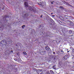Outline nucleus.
<instances>
[{"label": "nucleus", "instance_id": "obj_1", "mask_svg": "<svg viewBox=\"0 0 74 74\" xmlns=\"http://www.w3.org/2000/svg\"><path fill=\"white\" fill-rule=\"evenodd\" d=\"M8 43H7V42L6 41V40H3L1 42V44H2V45H3L4 42H5V44H10V42H11V41L8 40Z\"/></svg>", "mask_w": 74, "mask_h": 74}, {"label": "nucleus", "instance_id": "obj_2", "mask_svg": "<svg viewBox=\"0 0 74 74\" xmlns=\"http://www.w3.org/2000/svg\"><path fill=\"white\" fill-rule=\"evenodd\" d=\"M68 55H66L65 56H64L63 58V59L64 60H67L68 57Z\"/></svg>", "mask_w": 74, "mask_h": 74}, {"label": "nucleus", "instance_id": "obj_3", "mask_svg": "<svg viewBox=\"0 0 74 74\" xmlns=\"http://www.w3.org/2000/svg\"><path fill=\"white\" fill-rule=\"evenodd\" d=\"M4 26L1 25H0V30H1V31H3V30L4 29Z\"/></svg>", "mask_w": 74, "mask_h": 74}, {"label": "nucleus", "instance_id": "obj_4", "mask_svg": "<svg viewBox=\"0 0 74 74\" xmlns=\"http://www.w3.org/2000/svg\"><path fill=\"white\" fill-rule=\"evenodd\" d=\"M9 17V16H5L4 17H3V19H5V21H6V22H7V21H8V20H7L6 19V18H8V17Z\"/></svg>", "mask_w": 74, "mask_h": 74}, {"label": "nucleus", "instance_id": "obj_5", "mask_svg": "<svg viewBox=\"0 0 74 74\" xmlns=\"http://www.w3.org/2000/svg\"><path fill=\"white\" fill-rule=\"evenodd\" d=\"M63 2L64 3V4H67L68 5H69V6H70V7H72V6H71V5L70 4H69V3L66 2L65 1H63Z\"/></svg>", "mask_w": 74, "mask_h": 74}, {"label": "nucleus", "instance_id": "obj_6", "mask_svg": "<svg viewBox=\"0 0 74 74\" xmlns=\"http://www.w3.org/2000/svg\"><path fill=\"white\" fill-rule=\"evenodd\" d=\"M24 5L25 6V7H29V5L27 2H25Z\"/></svg>", "mask_w": 74, "mask_h": 74}, {"label": "nucleus", "instance_id": "obj_7", "mask_svg": "<svg viewBox=\"0 0 74 74\" xmlns=\"http://www.w3.org/2000/svg\"><path fill=\"white\" fill-rule=\"evenodd\" d=\"M66 66H67L66 62L62 63V67H66Z\"/></svg>", "mask_w": 74, "mask_h": 74}, {"label": "nucleus", "instance_id": "obj_8", "mask_svg": "<svg viewBox=\"0 0 74 74\" xmlns=\"http://www.w3.org/2000/svg\"><path fill=\"white\" fill-rule=\"evenodd\" d=\"M24 16V18H26V17L27 16V13H25L24 14V15H23Z\"/></svg>", "mask_w": 74, "mask_h": 74}, {"label": "nucleus", "instance_id": "obj_9", "mask_svg": "<svg viewBox=\"0 0 74 74\" xmlns=\"http://www.w3.org/2000/svg\"><path fill=\"white\" fill-rule=\"evenodd\" d=\"M29 9L31 11H33V8L31 6L29 7Z\"/></svg>", "mask_w": 74, "mask_h": 74}, {"label": "nucleus", "instance_id": "obj_10", "mask_svg": "<svg viewBox=\"0 0 74 74\" xmlns=\"http://www.w3.org/2000/svg\"><path fill=\"white\" fill-rule=\"evenodd\" d=\"M46 53V51H43L41 52V53H42V55H44V54H45Z\"/></svg>", "mask_w": 74, "mask_h": 74}, {"label": "nucleus", "instance_id": "obj_11", "mask_svg": "<svg viewBox=\"0 0 74 74\" xmlns=\"http://www.w3.org/2000/svg\"><path fill=\"white\" fill-rule=\"evenodd\" d=\"M45 48L47 51H49V48L47 46Z\"/></svg>", "mask_w": 74, "mask_h": 74}, {"label": "nucleus", "instance_id": "obj_12", "mask_svg": "<svg viewBox=\"0 0 74 74\" xmlns=\"http://www.w3.org/2000/svg\"><path fill=\"white\" fill-rule=\"evenodd\" d=\"M71 18V16H68L66 18V19H70Z\"/></svg>", "mask_w": 74, "mask_h": 74}, {"label": "nucleus", "instance_id": "obj_13", "mask_svg": "<svg viewBox=\"0 0 74 74\" xmlns=\"http://www.w3.org/2000/svg\"><path fill=\"white\" fill-rule=\"evenodd\" d=\"M38 5H39L40 6H42V3H41L40 2L38 3Z\"/></svg>", "mask_w": 74, "mask_h": 74}, {"label": "nucleus", "instance_id": "obj_14", "mask_svg": "<svg viewBox=\"0 0 74 74\" xmlns=\"http://www.w3.org/2000/svg\"><path fill=\"white\" fill-rule=\"evenodd\" d=\"M59 8H61V10H63L64 9V8L63 7V6H60Z\"/></svg>", "mask_w": 74, "mask_h": 74}, {"label": "nucleus", "instance_id": "obj_15", "mask_svg": "<svg viewBox=\"0 0 74 74\" xmlns=\"http://www.w3.org/2000/svg\"><path fill=\"white\" fill-rule=\"evenodd\" d=\"M24 27H25V25H23L22 26V27L23 29H24Z\"/></svg>", "mask_w": 74, "mask_h": 74}, {"label": "nucleus", "instance_id": "obj_16", "mask_svg": "<svg viewBox=\"0 0 74 74\" xmlns=\"http://www.w3.org/2000/svg\"><path fill=\"white\" fill-rule=\"evenodd\" d=\"M71 33H72V31L71 30H70L69 31V33L71 34Z\"/></svg>", "mask_w": 74, "mask_h": 74}, {"label": "nucleus", "instance_id": "obj_17", "mask_svg": "<svg viewBox=\"0 0 74 74\" xmlns=\"http://www.w3.org/2000/svg\"><path fill=\"white\" fill-rule=\"evenodd\" d=\"M53 69H56V68L55 67V66L54 65L53 66Z\"/></svg>", "mask_w": 74, "mask_h": 74}, {"label": "nucleus", "instance_id": "obj_18", "mask_svg": "<svg viewBox=\"0 0 74 74\" xmlns=\"http://www.w3.org/2000/svg\"><path fill=\"white\" fill-rule=\"evenodd\" d=\"M50 73L51 74H53V71H50Z\"/></svg>", "mask_w": 74, "mask_h": 74}, {"label": "nucleus", "instance_id": "obj_19", "mask_svg": "<svg viewBox=\"0 0 74 74\" xmlns=\"http://www.w3.org/2000/svg\"><path fill=\"white\" fill-rule=\"evenodd\" d=\"M23 53L24 55H26V53L25 52H24Z\"/></svg>", "mask_w": 74, "mask_h": 74}, {"label": "nucleus", "instance_id": "obj_20", "mask_svg": "<svg viewBox=\"0 0 74 74\" xmlns=\"http://www.w3.org/2000/svg\"><path fill=\"white\" fill-rule=\"evenodd\" d=\"M49 20H50V21H53V20H52V18H49Z\"/></svg>", "mask_w": 74, "mask_h": 74}, {"label": "nucleus", "instance_id": "obj_21", "mask_svg": "<svg viewBox=\"0 0 74 74\" xmlns=\"http://www.w3.org/2000/svg\"><path fill=\"white\" fill-rule=\"evenodd\" d=\"M61 52L62 53H63V51L62 50H61Z\"/></svg>", "mask_w": 74, "mask_h": 74}, {"label": "nucleus", "instance_id": "obj_22", "mask_svg": "<svg viewBox=\"0 0 74 74\" xmlns=\"http://www.w3.org/2000/svg\"><path fill=\"white\" fill-rule=\"evenodd\" d=\"M37 71H38V72H41V71L38 70H37Z\"/></svg>", "mask_w": 74, "mask_h": 74}, {"label": "nucleus", "instance_id": "obj_23", "mask_svg": "<svg viewBox=\"0 0 74 74\" xmlns=\"http://www.w3.org/2000/svg\"><path fill=\"white\" fill-rule=\"evenodd\" d=\"M51 2V4H53V2Z\"/></svg>", "mask_w": 74, "mask_h": 74}, {"label": "nucleus", "instance_id": "obj_24", "mask_svg": "<svg viewBox=\"0 0 74 74\" xmlns=\"http://www.w3.org/2000/svg\"><path fill=\"white\" fill-rule=\"evenodd\" d=\"M67 22H70V21L69 20H67Z\"/></svg>", "mask_w": 74, "mask_h": 74}, {"label": "nucleus", "instance_id": "obj_25", "mask_svg": "<svg viewBox=\"0 0 74 74\" xmlns=\"http://www.w3.org/2000/svg\"><path fill=\"white\" fill-rule=\"evenodd\" d=\"M55 52H53V54H54V55H55Z\"/></svg>", "mask_w": 74, "mask_h": 74}, {"label": "nucleus", "instance_id": "obj_26", "mask_svg": "<svg viewBox=\"0 0 74 74\" xmlns=\"http://www.w3.org/2000/svg\"><path fill=\"white\" fill-rule=\"evenodd\" d=\"M49 51V52H51V50H50Z\"/></svg>", "mask_w": 74, "mask_h": 74}, {"label": "nucleus", "instance_id": "obj_27", "mask_svg": "<svg viewBox=\"0 0 74 74\" xmlns=\"http://www.w3.org/2000/svg\"><path fill=\"white\" fill-rule=\"evenodd\" d=\"M16 46H18V44H16Z\"/></svg>", "mask_w": 74, "mask_h": 74}, {"label": "nucleus", "instance_id": "obj_28", "mask_svg": "<svg viewBox=\"0 0 74 74\" xmlns=\"http://www.w3.org/2000/svg\"><path fill=\"white\" fill-rule=\"evenodd\" d=\"M53 17H55V15H52Z\"/></svg>", "mask_w": 74, "mask_h": 74}, {"label": "nucleus", "instance_id": "obj_29", "mask_svg": "<svg viewBox=\"0 0 74 74\" xmlns=\"http://www.w3.org/2000/svg\"><path fill=\"white\" fill-rule=\"evenodd\" d=\"M62 20L63 21L64 20V18H63V17H62Z\"/></svg>", "mask_w": 74, "mask_h": 74}, {"label": "nucleus", "instance_id": "obj_30", "mask_svg": "<svg viewBox=\"0 0 74 74\" xmlns=\"http://www.w3.org/2000/svg\"><path fill=\"white\" fill-rule=\"evenodd\" d=\"M40 74H42V73H40Z\"/></svg>", "mask_w": 74, "mask_h": 74}, {"label": "nucleus", "instance_id": "obj_31", "mask_svg": "<svg viewBox=\"0 0 74 74\" xmlns=\"http://www.w3.org/2000/svg\"><path fill=\"white\" fill-rule=\"evenodd\" d=\"M4 45H5V46H6V44H4Z\"/></svg>", "mask_w": 74, "mask_h": 74}, {"label": "nucleus", "instance_id": "obj_32", "mask_svg": "<svg viewBox=\"0 0 74 74\" xmlns=\"http://www.w3.org/2000/svg\"><path fill=\"white\" fill-rule=\"evenodd\" d=\"M51 15H52V14H53V13H51Z\"/></svg>", "mask_w": 74, "mask_h": 74}, {"label": "nucleus", "instance_id": "obj_33", "mask_svg": "<svg viewBox=\"0 0 74 74\" xmlns=\"http://www.w3.org/2000/svg\"><path fill=\"white\" fill-rule=\"evenodd\" d=\"M47 36H48V35H46Z\"/></svg>", "mask_w": 74, "mask_h": 74}, {"label": "nucleus", "instance_id": "obj_34", "mask_svg": "<svg viewBox=\"0 0 74 74\" xmlns=\"http://www.w3.org/2000/svg\"><path fill=\"white\" fill-rule=\"evenodd\" d=\"M46 74H49V73H47Z\"/></svg>", "mask_w": 74, "mask_h": 74}, {"label": "nucleus", "instance_id": "obj_35", "mask_svg": "<svg viewBox=\"0 0 74 74\" xmlns=\"http://www.w3.org/2000/svg\"><path fill=\"white\" fill-rule=\"evenodd\" d=\"M56 59V58H54V59Z\"/></svg>", "mask_w": 74, "mask_h": 74}, {"label": "nucleus", "instance_id": "obj_36", "mask_svg": "<svg viewBox=\"0 0 74 74\" xmlns=\"http://www.w3.org/2000/svg\"><path fill=\"white\" fill-rule=\"evenodd\" d=\"M16 59H15V60H16Z\"/></svg>", "mask_w": 74, "mask_h": 74}, {"label": "nucleus", "instance_id": "obj_37", "mask_svg": "<svg viewBox=\"0 0 74 74\" xmlns=\"http://www.w3.org/2000/svg\"><path fill=\"white\" fill-rule=\"evenodd\" d=\"M52 2H53H53H54V1H53Z\"/></svg>", "mask_w": 74, "mask_h": 74}, {"label": "nucleus", "instance_id": "obj_38", "mask_svg": "<svg viewBox=\"0 0 74 74\" xmlns=\"http://www.w3.org/2000/svg\"><path fill=\"white\" fill-rule=\"evenodd\" d=\"M59 52V51H58V52Z\"/></svg>", "mask_w": 74, "mask_h": 74}, {"label": "nucleus", "instance_id": "obj_39", "mask_svg": "<svg viewBox=\"0 0 74 74\" xmlns=\"http://www.w3.org/2000/svg\"><path fill=\"white\" fill-rule=\"evenodd\" d=\"M42 17H41V18Z\"/></svg>", "mask_w": 74, "mask_h": 74}]
</instances>
